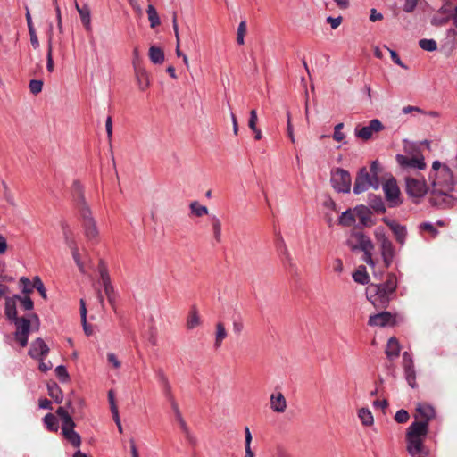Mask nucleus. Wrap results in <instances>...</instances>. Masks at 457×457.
I'll list each match as a JSON object with an SVG mask.
<instances>
[{
    "instance_id": "obj_10",
    "label": "nucleus",
    "mask_w": 457,
    "mask_h": 457,
    "mask_svg": "<svg viewBox=\"0 0 457 457\" xmlns=\"http://www.w3.org/2000/svg\"><path fill=\"white\" fill-rule=\"evenodd\" d=\"M395 160L399 166L406 170H420L426 168L424 157L422 155L409 157L401 154H396Z\"/></svg>"
},
{
    "instance_id": "obj_21",
    "label": "nucleus",
    "mask_w": 457,
    "mask_h": 457,
    "mask_svg": "<svg viewBox=\"0 0 457 457\" xmlns=\"http://www.w3.org/2000/svg\"><path fill=\"white\" fill-rule=\"evenodd\" d=\"M369 209H371L377 214L385 213L386 211V204L381 196L370 194L368 195V206Z\"/></svg>"
},
{
    "instance_id": "obj_23",
    "label": "nucleus",
    "mask_w": 457,
    "mask_h": 457,
    "mask_svg": "<svg viewBox=\"0 0 457 457\" xmlns=\"http://www.w3.org/2000/svg\"><path fill=\"white\" fill-rule=\"evenodd\" d=\"M75 8L78 11L80 21L87 31L92 30V25H91V11L88 5L84 4L82 6H79L77 2H75Z\"/></svg>"
},
{
    "instance_id": "obj_59",
    "label": "nucleus",
    "mask_w": 457,
    "mask_h": 457,
    "mask_svg": "<svg viewBox=\"0 0 457 457\" xmlns=\"http://www.w3.org/2000/svg\"><path fill=\"white\" fill-rule=\"evenodd\" d=\"M107 361L111 363L115 369H119L121 366L120 361L118 360L117 356L113 353H107Z\"/></svg>"
},
{
    "instance_id": "obj_58",
    "label": "nucleus",
    "mask_w": 457,
    "mask_h": 457,
    "mask_svg": "<svg viewBox=\"0 0 457 457\" xmlns=\"http://www.w3.org/2000/svg\"><path fill=\"white\" fill-rule=\"evenodd\" d=\"M257 120H258L257 112H256V110L253 109L250 112V117H249V121H248V126L252 130H256Z\"/></svg>"
},
{
    "instance_id": "obj_49",
    "label": "nucleus",
    "mask_w": 457,
    "mask_h": 457,
    "mask_svg": "<svg viewBox=\"0 0 457 457\" xmlns=\"http://www.w3.org/2000/svg\"><path fill=\"white\" fill-rule=\"evenodd\" d=\"M344 128V123H338L334 127L333 139L337 142H343L345 140V134L341 131Z\"/></svg>"
},
{
    "instance_id": "obj_51",
    "label": "nucleus",
    "mask_w": 457,
    "mask_h": 457,
    "mask_svg": "<svg viewBox=\"0 0 457 457\" xmlns=\"http://www.w3.org/2000/svg\"><path fill=\"white\" fill-rule=\"evenodd\" d=\"M182 433L184 434L187 441L192 445H195L196 443H197V439L196 437L194 436V434L190 431L188 426H186L182 428H180Z\"/></svg>"
},
{
    "instance_id": "obj_35",
    "label": "nucleus",
    "mask_w": 457,
    "mask_h": 457,
    "mask_svg": "<svg viewBox=\"0 0 457 457\" xmlns=\"http://www.w3.org/2000/svg\"><path fill=\"white\" fill-rule=\"evenodd\" d=\"M213 237L217 243L221 241V222L220 219L212 215L211 217Z\"/></svg>"
},
{
    "instance_id": "obj_15",
    "label": "nucleus",
    "mask_w": 457,
    "mask_h": 457,
    "mask_svg": "<svg viewBox=\"0 0 457 457\" xmlns=\"http://www.w3.org/2000/svg\"><path fill=\"white\" fill-rule=\"evenodd\" d=\"M62 227L63 229V236H64L65 241L71 251L72 258H73L74 262H76L77 266L79 267V270L81 272H84V264L80 260V255H79L77 245L74 240L69 238L68 227L65 222L62 223Z\"/></svg>"
},
{
    "instance_id": "obj_17",
    "label": "nucleus",
    "mask_w": 457,
    "mask_h": 457,
    "mask_svg": "<svg viewBox=\"0 0 457 457\" xmlns=\"http://www.w3.org/2000/svg\"><path fill=\"white\" fill-rule=\"evenodd\" d=\"M394 323V318L389 312H381L379 313L370 315L368 324L372 327H386Z\"/></svg>"
},
{
    "instance_id": "obj_25",
    "label": "nucleus",
    "mask_w": 457,
    "mask_h": 457,
    "mask_svg": "<svg viewBox=\"0 0 457 457\" xmlns=\"http://www.w3.org/2000/svg\"><path fill=\"white\" fill-rule=\"evenodd\" d=\"M135 75L139 89L145 91L148 88L150 82L146 71L142 67L135 65Z\"/></svg>"
},
{
    "instance_id": "obj_27",
    "label": "nucleus",
    "mask_w": 457,
    "mask_h": 457,
    "mask_svg": "<svg viewBox=\"0 0 457 457\" xmlns=\"http://www.w3.org/2000/svg\"><path fill=\"white\" fill-rule=\"evenodd\" d=\"M148 54L150 61L154 64H162L164 62V52L159 46H150Z\"/></svg>"
},
{
    "instance_id": "obj_4",
    "label": "nucleus",
    "mask_w": 457,
    "mask_h": 457,
    "mask_svg": "<svg viewBox=\"0 0 457 457\" xmlns=\"http://www.w3.org/2000/svg\"><path fill=\"white\" fill-rule=\"evenodd\" d=\"M428 432V425L420 420L412 422L406 432L407 451L411 457H428V451L424 439Z\"/></svg>"
},
{
    "instance_id": "obj_24",
    "label": "nucleus",
    "mask_w": 457,
    "mask_h": 457,
    "mask_svg": "<svg viewBox=\"0 0 457 457\" xmlns=\"http://www.w3.org/2000/svg\"><path fill=\"white\" fill-rule=\"evenodd\" d=\"M401 346L395 337H390L386 344V355L389 360H395L400 354Z\"/></svg>"
},
{
    "instance_id": "obj_54",
    "label": "nucleus",
    "mask_w": 457,
    "mask_h": 457,
    "mask_svg": "<svg viewBox=\"0 0 457 457\" xmlns=\"http://www.w3.org/2000/svg\"><path fill=\"white\" fill-rule=\"evenodd\" d=\"M43 81L40 79H30V92L38 94L42 91Z\"/></svg>"
},
{
    "instance_id": "obj_38",
    "label": "nucleus",
    "mask_w": 457,
    "mask_h": 457,
    "mask_svg": "<svg viewBox=\"0 0 457 457\" xmlns=\"http://www.w3.org/2000/svg\"><path fill=\"white\" fill-rule=\"evenodd\" d=\"M98 272H99V276L102 280L103 286L112 283L107 266L104 261H100V262L98 264Z\"/></svg>"
},
{
    "instance_id": "obj_61",
    "label": "nucleus",
    "mask_w": 457,
    "mask_h": 457,
    "mask_svg": "<svg viewBox=\"0 0 457 457\" xmlns=\"http://www.w3.org/2000/svg\"><path fill=\"white\" fill-rule=\"evenodd\" d=\"M419 0H405L403 4V11L406 12H411L417 6Z\"/></svg>"
},
{
    "instance_id": "obj_6",
    "label": "nucleus",
    "mask_w": 457,
    "mask_h": 457,
    "mask_svg": "<svg viewBox=\"0 0 457 457\" xmlns=\"http://www.w3.org/2000/svg\"><path fill=\"white\" fill-rule=\"evenodd\" d=\"M374 234L379 245V250L384 266L385 268H388L391 266L395 257V246L389 237L386 235L384 228H376Z\"/></svg>"
},
{
    "instance_id": "obj_48",
    "label": "nucleus",
    "mask_w": 457,
    "mask_h": 457,
    "mask_svg": "<svg viewBox=\"0 0 457 457\" xmlns=\"http://www.w3.org/2000/svg\"><path fill=\"white\" fill-rule=\"evenodd\" d=\"M171 409L174 412L175 420L179 423V428H182L187 426L185 420L182 417V414L179 411L178 403H172Z\"/></svg>"
},
{
    "instance_id": "obj_57",
    "label": "nucleus",
    "mask_w": 457,
    "mask_h": 457,
    "mask_svg": "<svg viewBox=\"0 0 457 457\" xmlns=\"http://www.w3.org/2000/svg\"><path fill=\"white\" fill-rule=\"evenodd\" d=\"M40 320L36 313H30V332L38 331Z\"/></svg>"
},
{
    "instance_id": "obj_53",
    "label": "nucleus",
    "mask_w": 457,
    "mask_h": 457,
    "mask_svg": "<svg viewBox=\"0 0 457 457\" xmlns=\"http://www.w3.org/2000/svg\"><path fill=\"white\" fill-rule=\"evenodd\" d=\"M232 329L233 332L237 336H239L242 333L244 329V322L241 318H237L233 320Z\"/></svg>"
},
{
    "instance_id": "obj_32",
    "label": "nucleus",
    "mask_w": 457,
    "mask_h": 457,
    "mask_svg": "<svg viewBox=\"0 0 457 457\" xmlns=\"http://www.w3.org/2000/svg\"><path fill=\"white\" fill-rule=\"evenodd\" d=\"M146 13L152 29L156 28L161 24L159 14L153 4H149L146 9Z\"/></svg>"
},
{
    "instance_id": "obj_33",
    "label": "nucleus",
    "mask_w": 457,
    "mask_h": 457,
    "mask_svg": "<svg viewBox=\"0 0 457 457\" xmlns=\"http://www.w3.org/2000/svg\"><path fill=\"white\" fill-rule=\"evenodd\" d=\"M404 370V377L411 388H415L417 386L416 384V371L414 369V365L403 366Z\"/></svg>"
},
{
    "instance_id": "obj_19",
    "label": "nucleus",
    "mask_w": 457,
    "mask_h": 457,
    "mask_svg": "<svg viewBox=\"0 0 457 457\" xmlns=\"http://www.w3.org/2000/svg\"><path fill=\"white\" fill-rule=\"evenodd\" d=\"M75 423L62 425V431L64 437L75 447L81 444L80 436L74 430Z\"/></svg>"
},
{
    "instance_id": "obj_31",
    "label": "nucleus",
    "mask_w": 457,
    "mask_h": 457,
    "mask_svg": "<svg viewBox=\"0 0 457 457\" xmlns=\"http://www.w3.org/2000/svg\"><path fill=\"white\" fill-rule=\"evenodd\" d=\"M36 289L44 300H47V293L45 285L38 276H35L30 281V290Z\"/></svg>"
},
{
    "instance_id": "obj_46",
    "label": "nucleus",
    "mask_w": 457,
    "mask_h": 457,
    "mask_svg": "<svg viewBox=\"0 0 457 457\" xmlns=\"http://www.w3.org/2000/svg\"><path fill=\"white\" fill-rule=\"evenodd\" d=\"M155 378H156L157 382H158L159 386H161V388L170 384L164 370L161 368H159L155 370Z\"/></svg>"
},
{
    "instance_id": "obj_63",
    "label": "nucleus",
    "mask_w": 457,
    "mask_h": 457,
    "mask_svg": "<svg viewBox=\"0 0 457 457\" xmlns=\"http://www.w3.org/2000/svg\"><path fill=\"white\" fill-rule=\"evenodd\" d=\"M387 50L389 51L390 53V55H391V58H392V61L399 65L400 67L402 68H406V66L404 65V63L401 61L399 55L397 54V53L395 51V50H391L389 48H387Z\"/></svg>"
},
{
    "instance_id": "obj_60",
    "label": "nucleus",
    "mask_w": 457,
    "mask_h": 457,
    "mask_svg": "<svg viewBox=\"0 0 457 457\" xmlns=\"http://www.w3.org/2000/svg\"><path fill=\"white\" fill-rule=\"evenodd\" d=\"M44 359L45 358L37 359L39 361L38 369L42 372H46L53 368V363L50 361H45Z\"/></svg>"
},
{
    "instance_id": "obj_30",
    "label": "nucleus",
    "mask_w": 457,
    "mask_h": 457,
    "mask_svg": "<svg viewBox=\"0 0 457 457\" xmlns=\"http://www.w3.org/2000/svg\"><path fill=\"white\" fill-rule=\"evenodd\" d=\"M356 221V214L350 209L342 212L339 216L338 222L342 226L350 227L353 226Z\"/></svg>"
},
{
    "instance_id": "obj_43",
    "label": "nucleus",
    "mask_w": 457,
    "mask_h": 457,
    "mask_svg": "<svg viewBox=\"0 0 457 457\" xmlns=\"http://www.w3.org/2000/svg\"><path fill=\"white\" fill-rule=\"evenodd\" d=\"M419 46L423 50H426L428 52H433V51L436 50V48H437V44H436V40H434V39H427V38L420 39L419 41Z\"/></svg>"
},
{
    "instance_id": "obj_37",
    "label": "nucleus",
    "mask_w": 457,
    "mask_h": 457,
    "mask_svg": "<svg viewBox=\"0 0 457 457\" xmlns=\"http://www.w3.org/2000/svg\"><path fill=\"white\" fill-rule=\"evenodd\" d=\"M192 214L196 217H203L208 214V208L205 205L200 204L197 201H193L189 204Z\"/></svg>"
},
{
    "instance_id": "obj_20",
    "label": "nucleus",
    "mask_w": 457,
    "mask_h": 457,
    "mask_svg": "<svg viewBox=\"0 0 457 457\" xmlns=\"http://www.w3.org/2000/svg\"><path fill=\"white\" fill-rule=\"evenodd\" d=\"M270 409L274 412L283 413L287 409V401L281 392L272 393L270 395Z\"/></svg>"
},
{
    "instance_id": "obj_1",
    "label": "nucleus",
    "mask_w": 457,
    "mask_h": 457,
    "mask_svg": "<svg viewBox=\"0 0 457 457\" xmlns=\"http://www.w3.org/2000/svg\"><path fill=\"white\" fill-rule=\"evenodd\" d=\"M21 283L24 295L6 297L4 313L7 319L15 324V342L21 347H25L29 337V279L22 277Z\"/></svg>"
},
{
    "instance_id": "obj_11",
    "label": "nucleus",
    "mask_w": 457,
    "mask_h": 457,
    "mask_svg": "<svg viewBox=\"0 0 457 457\" xmlns=\"http://www.w3.org/2000/svg\"><path fill=\"white\" fill-rule=\"evenodd\" d=\"M428 188L424 179L406 178V192L411 197H423Z\"/></svg>"
},
{
    "instance_id": "obj_64",
    "label": "nucleus",
    "mask_w": 457,
    "mask_h": 457,
    "mask_svg": "<svg viewBox=\"0 0 457 457\" xmlns=\"http://www.w3.org/2000/svg\"><path fill=\"white\" fill-rule=\"evenodd\" d=\"M402 112L404 113V114H408V113H411V112H418V113H425V111L418 106H411V105H408V106H404L402 110Z\"/></svg>"
},
{
    "instance_id": "obj_29",
    "label": "nucleus",
    "mask_w": 457,
    "mask_h": 457,
    "mask_svg": "<svg viewBox=\"0 0 457 457\" xmlns=\"http://www.w3.org/2000/svg\"><path fill=\"white\" fill-rule=\"evenodd\" d=\"M201 319L198 313V311L195 307H192L189 311L187 319V328L188 329H194L195 328L200 326Z\"/></svg>"
},
{
    "instance_id": "obj_28",
    "label": "nucleus",
    "mask_w": 457,
    "mask_h": 457,
    "mask_svg": "<svg viewBox=\"0 0 457 457\" xmlns=\"http://www.w3.org/2000/svg\"><path fill=\"white\" fill-rule=\"evenodd\" d=\"M79 312L84 332L87 336H90L93 333V329L87 322V311L86 307V302L83 298H81L79 301Z\"/></svg>"
},
{
    "instance_id": "obj_56",
    "label": "nucleus",
    "mask_w": 457,
    "mask_h": 457,
    "mask_svg": "<svg viewBox=\"0 0 457 457\" xmlns=\"http://www.w3.org/2000/svg\"><path fill=\"white\" fill-rule=\"evenodd\" d=\"M46 68L49 72H52L54 70V60L52 57V39L49 38L48 41V51H47V63Z\"/></svg>"
},
{
    "instance_id": "obj_13",
    "label": "nucleus",
    "mask_w": 457,
    "mask_h": 457,
    "mask_svg": "<svg viewBox=\"0 0 457 457\" xmlns=\"http://www.w3.org/2000/svg\"><path fill=\"white\" fill-rule=\"evenodd\" d=\"M383 124L382 122L378 120L374 119L371 120L367 126H363L361 128H355L354 133L355 136L359 138H361L363 140H369L371 138L373 133L378 132L383 129Z\"/></svg>"
},
{
    "instance_id": "obj_41",
    "label": "nucleus",
    "mask_w": 457,
    "mask_h": 457,
    "mask_svg": "<svg viewBox=\"0 0 457 457\" xmlns=\"http://www.w3.org/2000/svg\"><path fill=\"white\" fill-rule=\"evenodd\" d=\"M54 373L62 383H67L70 380V375L64 365H59L55 368Z\"/></svg>"
},
{
    "instance_id": "obj_52",
    "label": "nucleus",
    "mask_w": 457,
    "mask_h": 457,
    "mask_svg": "<svg viewBox=\"0 0 457 457\" xmlns=\"http://www.w3.org/2000/svg\"><path fill=\"white\" fill-rule=\"evenodd\" d=\"M410 416L407 411L401 409L395 414V420L398 423H406Z\"/></svg>"
},
{
    "instance_id": "obj_5",
    "label": "nucleus",
    "mask_w": 457,
    "mask_h": 457,
    "mask_svg": "<svg viewBox=\"0 0 457 457\" xmlns=\"http://www.w3.org/2000/svg\"><path fill=\"white\" fill-rule=\"evenodd\" d=\"M396 287V278L391 274L385 282L370 285L367 289V298L375 307L386 308Z\"/></svg>"
},
{
    "instance_id": "obj_16",
    "label": "nucleus",
    "mask_w": 457,
    "mask_h": 457,
    "mask_svg": "<svg viewBox=\"0 0 457 457\" xmlns=\"http://www.w3.org/2000/svg\"><path fill=\"white\" fill-rule=\"evenodd\" d=\"M49 350L47 344L38 337L30 345V357L34 359L45 358L48 354Z\"/></svg>"
},
{
    "instance_id": "obj_42",
    "label": "nucleus",
    "mask_w": 457,
    "mask_h": 457,
    "mask_svg": "<svg viewBox=\"0 0 457 457\" xmlns=\"http://www.w3.org/2000/svg\"><path fill=\"white\" fill-rule=\"evenodd\" d=\"M353 278L355 282L366 285L370 281V278L365 270H357L353 273Z\"/></svg>"
},
{
    "instance_id": "obj_40",
    "label": "nucleus",
    "mask_w": 457,
    "mask_h": 457,
    "mask_svg": "<svg viewBox=\"0 0 457 457\" xmlns=\"http://www.w3.org/2000/svg\"><path fill=\"white\" fill-rule=\"evenodd\" d=\"M44 423L50 431H56L58 429V422L55 416L52 413H47L44 417Z\"/></svg>"
},
{
    "instance_id": "obj_9",
    "label": "nucleus",
    "mask_w": 457,
    "mask_h": 457,
    "mask_svg": "<svg viewBox=\"0 0 457 457\" xmlns=\"http://www.w3.org/2000/svg\"><path fill=\"white\" fill-rule=\"evenodd\" d=\"M382 188L389 208H395L402 204L401 192L395 178L388 179L383 184Z\"/></svg>"
},
{
    "instance_id": "obj_3",
    "label": "nucleus",
    "mask_w": 457,
    "mask_h": 457,
    "mask_svg": "<svg viewBox=\"0 0 457 457\" xmlns=\"http://www.w3.org/2000/svg\"><path fill=\"white\" fill-rule=\"evenodd\" d=\"M71 193L82 220L85 237L92 245L98 244L100 234L99 228L96 220L92 215L91 209L86 202L83 186L79 180H75L73 182L71 187Z\"/></svg>"
},
{
    "instance_id": "obj_8",
    "label": "nucleus",
    "mask_w": 457,
    "mask_h": 457,
    "mask_svg": "<svg viewBox=\"0 0 457 457\" xmlns=\"http://www.w3.org/2000/svg\"><path fill=\"white\" fill-rule=\"evenodd\" d=\"M380 186L379 180L372 179L370 176L368 170L363 167L361 168L354 181L353 191L355 195H360L367 191L370 187L378 189Z\"/></svg>"
},
{
    "instance_id": "obj_55",
    "label": "nucleus",
    "mask_w": 457,
    "mask_h": 457,
    "mask_svg": "<svg viewBox=\"0 0 457 457\" xmlns=\"http://www.w3.org/2000/svg\"><path fill=\"white\" fill-rule=\"evenodd\" d=\"M162 393H163L164 396L166 397V399L170 402V406H172V403H177V402L175 401V398L173 396V394H172L170 384L162 387Z\"/></svg>"
},
{
    "instance_id": "obj_26",
    "label": "nucleus",
    "mask_w": 457,
    "mask_h": 457,
    "mask_svg": "<svg viewBox=\"0 0 457 457\" xmlns=\"http://www.w3.org/2000/svg\"><path fill=\"white\" fill-rule=\"evenodd\" d=\"M228 332L226 330L225 325L222 322H217L215 325V337L213 342V347L217 350L219 349L223 340L227 337Z\"/></svg>"
},
{
    "instance_id": "obj_45",
    "label": "nucleus",
    "mask_w": 457,
    "mask_h": 457,
    "mask_svg": "<svg viewBox=\"0 0 457 457\" xmlns=\"http://www.w3.org/2000/svg\"><path fill=\"white\" fill-rule=\"evenodd\" d=\"M247 26L245 21H241L237 32V42L238 45H244L245 43V35L246 33Z\"/></svg>"
},
{
    "instance_id": "obj_12",
    "label": "nucleus",
    "mask_w": 457,
    "mask_h": 457,
    "mask_svg": "<svg viewBox=\"0 0 457 457\" xmlns=\"http://www.w3.org/2000/svg\"><path fill=\"white\" fill-rule=\"evenodd\" d=\"M381 220L391 229L396 242L401 245H404L407 238V228L401 225L395 220L388 217H383Z\"/></svg>"
},
{
    "instance_id": "obj_50",
    "label": "nucleus",
    "mask_w": 457,
    "mask_h": 457,
    "mask_svg": "<svg viewBox=\"0 0 457 457\" xmlns=\"http://www.w3.org/2000/svg\"><path fill=\"white\" fill-rule=\"evenodd\" d=\"M103 287H104V294L106 295V296L108 298L109 303L112 305L115 302V291H114V287H113L112 284L111 283V284L104 285Z\"/></svg>"
},
{
    "instance_id": "obj_34",
    "label": "nucleus",
    "mask_w": 457,
    "mask_h": 457,
    "mask_svg": "<svg viewBox=\"0 0 457 457\" xmlns=\"http://www.w3.org/2000/svg\"><path fill=\"white\" fill-rule=\"evenodd\" d=\"M47 389H48V394L57 403H62V399H63V396H62V392L61 390V388L59 387V386L53 382L51 384H48L47 386Z\"/></svg>"
},
{
    "instance_id": "obj_2",
    "label": "nucleus",
    "mask_w": 457,
    "mask_h": 457,
    "mask_svg": "<svg viewBox=\"0 0 457 457\" xmlns=\"http://www.w3.org/2000/svg\"><path fill=\"white\" fill-rule=\"evenodd\" d=\"M429 180L431 183L430 202L432 204L441 205L447 199H453L451 193L455 188L457 179L448 165L441 163L438 160L434 161Z\"/></svg>"
},
{
    "instance_id": "obj_44",
    "label": "nucleus",
    "mask_w": 457,
    "mask_h": 457,
    "mask_svg": "<svg viewBox=\"0 0 457 457\" xmlns=\"http://www.w3.org/2000/svg\"><path fill=\"white\" fill-rule=\"evenodd\" d=\"M56 413L62 420V425H68L74 422L71 414L64 407H59L56 411Z\"/></svg>"
},
{
    "instance_id": "obj_22",
    "label": "nucleus",
    "mask_w": 457,
    "mask_h": 457,
    "mask_svg": "<svg viewBox=\"0 0 457 457\" xmlns=\"http://www.w3.org/2000/svg\"><path fill=\"white\" fill-rule=\"evenodd\" d=\"M354 212L361 226L370 227L373 225L371 220V212L367 206L362 204L358 205L354 208Z\"/></svg>"
},
{
    "instance_id": "obj_62",
    "label": "nucleus",
    "mask_w": 457,
    "mask_h": 457,
    "mask_svg": "<svg viewBox=\"0 0 457 457\" xmlns=\"http://www.w3.org/2000/svg\"><path fill=\"white\" fill-rule=\"evenodd\" d=\"M327 22L330 24L331 28L333 29L338 28L340 26V24L342 23V17L341 16H338V17H331V16H328L327 18Z\"/></svg>"
},
{
    "instance_id": "obj_14",
    "label": "nucleus",
    "mask_w": 457,
    "mask_h": 457,
    "mask_svg": "<svg viewBox=\"0 0 457 457\" xmlns=\"http://www.w3.org/2000/svg\"><path fill=\"white\" fill-rule=\"evenodd\" d=\"M436 416L435 409L432 405L425 403H420L416 406V419H420V421L426 422L428 425L429 421Z\"/></svg>"
},
{
    "instance_id": "obj_39",
    "label": "nucleus",
    "mask_w": 457,
    "mask_h": 457,
    "mask_svg": "<svg viewBox=\"0 0 457 457\" xmlns=\"http://www.w3.org/2000/svg\"><path fill=\"white\" fill-rule=\"evenodd\" d=\"M279 256L281 257L282 262H284L285 265H287L289 267L295 266L293 258L289 253V250L287 247L285 241H282V249L280 250Z\"/></svg>"
},
{
    "instance_id": "obj_18",
    "label": "nucleus",
    "mask_w": 457,
    "mask_h": 457,
    "mask_svg": "<svg viewBox=\"0 0 457 457\" xmlns=\"http://www.w3.org/2000/svg\"><path fill=\"white\" fill-rule=\"evenodd\" d=\"M352 238L356 241V245H353V250L360 249L362 252L372 251L374 248L370 238L362 232H355L352 235Z\"/></svg>"
},
{
    "instance_id": "obj_7",
    "label": "nucleus",
    "mask_w": 457,
    "mask_h": 457,
    "mask_svg": "<svg viewBox=\"0 0 457 457\" xmlns=\"http://www.w3.org/2000/svg\"><path fill=\"white\" fill-rule=\"evenodd\" d=\"M330 183L337 193H349L352 185L351 175L342 168H334L330 172Z\"/></svg>"
},
{
    "instance_id": "obj_36",
    "label": "nucleus",
    "mask_w": 457,
    "mask_h": 457,
    "mask_svg": "<svg viewBox=\"0 0 457 457\" xmlns=\"http://www.w3.org/2000/svg\"><path fill=\"white\" fill-rule=\"evenodd\" d=\"M358 417L364 426H370L374 422L373 415L368 408L360 409Z\"/></svg>"
},
{
    "instance_id": "obj_47",
    "label": "nucleus",
    "mask_w": 457,
    "mask_h": 457,
    "mask_svg": "<svg viewBox=\"0 0 457 457\" xmlns=\"http://www.w3.org/2000/svg\"><path fill=\"white\" fill-rule=\"evenodd\" d=\"M382 171V167L380 165V163L376 160V161H373L370 166V176L372 179H376V180H379L378 177H379V174L381 173Z\"/></svg>"
}]
</instances>
